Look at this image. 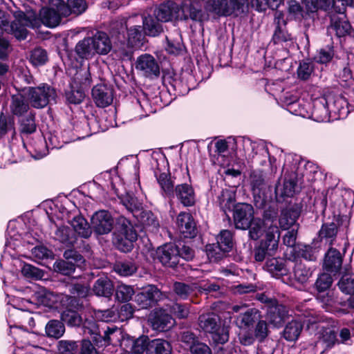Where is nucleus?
I'll return each mask as SVG.
<instances>
[{"instance_id":"nucleus-23","label":"nucleus","mask_w":354,"mask_h":354,"mask_svg":"<svg viewBox=\"0 0 354 354\" xmlns=\"http://www.w3.org/2000/svg\"><path fill=\"white\" fill-rule=\"evenodd\" d=\"M317 299L322 303V307L326 311L330 313L342 312L340 306H344L346 305V303L348 306L353 307L351 298L348 299L346 302L339 301L337 298L335 297V292L333 290L317 293ZM342 312L346 313V311L344 310H342Z\"/></svg>"},{"instance_id":"nucleus-18","label":"nucleus","mask_w":354,"mask_h":354,"mask_svg":"<svg viewBox=\"0 0 354 354\" xmlns=\"http://www.w3.org/2000/svg\"><path fill=\"white\" fill-rule=\"evenodd\" d=\"M310 118L318 122L333 121L327 95L314 100L313 109L310 111Z\"/></svg>"},{"instance_id":"nucleus-44","label":"nucleus","mask_w":354,"mask_h":354,"mask_svg":"<svg viewBox=\"0 0 354 354\" xmlns=\"http://www.w3.org/2000/svg\"><path fill=\"white\" fill-rule=\"evenodd\" d=\"M217 202L225 213L228 210L230 211L232 207H234L235 192L230 189H223L218 196Z\"/></svg>"},{"instance_id":"nucleus-26","label":"nucleus","mask_w":354,"mask_h":354,"mask_svg":"<svg viewBox=\"0 0 354 354\" xmlns=\"http://www.w3.org/2000/svg\"><path fill=\"white\" fill-rule=\"evenodd\" d=\"M176 223L180 233L185 238H192L196 236V225L190 214L186 212L180 213L177 217Z\"/></svg>"},{"instance_id":"nucleus-38","label":"nucleus","mask_w":354,"mask_h":354,"mask_svg":"<svg viewBox=\"0 0 354 354\" xmlns=\"http://www.w3.org/2000/svg\"><path fill=\"white\" fill-rule=\"evenodd\" d=\"M265 269L270 273L273 277L277 279L283 277L288 272L283 261L277 258L268 259L265 265Z\"/></svg>"},{"instance_id":"nucleus-58","label":"nucleus","mask_w":354,"mask_h":354,"mask_svg":"<svg viewBox=\"0 0 354 354\" xmlns=\"http://www.w3.org/2000/svg\"><path fill=\"white\" fill-rule=\"evenodd\" d=\"M136 45H131L129 41H121L118 46L115 49L116 55L121 59L130 60L132 58L133 47Z\"/></svg>"},{"instance_id":"nucleus-53","label":"nucleus","mask_w":354,"mask_h":354,"mask_svg":"<svg viewBox=\"0 0 354 354\" xmlns=\"http://www.w3.org/2000/svg\"><path fill=\"white\" fill-rule=\"evenodd\" d=\"M331 28L341 37L349 33L351 26L348 21L334 16L331 17Z\"/></svg>"},{"instance_id":"nucleus-20","label":"nucleus","mask_w":354,"mask_h":354,"mask_svg":"<svg viewBox=\"0 0 354 354\" xmlns=\"http://www.w3.org/2000/svg\"><path fill=\"white\" fill-rule=\"evenodd\" d=\"M163 298L162 292L155 286L149 285L136 296V301L141 308H148Z\"/></svg>"},{"instance_id":"nucleus-28","label":"nucleus","mask_w":354,"mask_h":354,"mask_svg":"<svg viewBox=\"0 0 354 354\" xmlns=\"http://www.w3.org/2000/svg\"><path fill=\"white\" fill-rule=\"evenodd\" d=\"M92 97L99 107H106L113 102L111 89L104 84H98L93 87Z\"/></svg>"},{"instance_id":"nucleus-12","label":"nucleus","mask_w":354,"mask_h":354,"mask_svg":"<svg viewBox=\"0 0 354 354\" xmlns=\"http://www.w3.org/2000/svg\"><path fill=\"white\" fill-rule=\"evenodd\" d=\"M38 25V20L30 19L24 13H19L10 24V32L18 40H24L28 35L27 28H35Z\"/></svg>"},{"instance_id":"nucleus-61","label":"nucleus","mask_w":354,"mask_h":354,"mask_svg":"<svg viewBox=\"0 0 354 354\" xmlns=\"http://www.w3.org/2000/svg\"><path fill=\"white\" fill-rule=\"evenodd\" d=\"M115 271L121 276L132 275L137 270L135 264L131 261H120L114 266Z\"/></svg>"},{"instance_id":"nucleus-43","label":"nucleus","mask_w":354,"mask_h":354,"mask_svg":"<svg viewBox=\"0 0 354 354\" xmlns=\"http://www.w3.org/2000/svg\"><path fill=\"white\" fill-rule=\"evenodd\" d=\"M171 351L170 344L165 339H149L148 342L147 354H170Z\"/></svg>"},{"instance_id":"nucleus-17","label":"nucleus","mask_w":354,"mask_h":354,"mask_svg":"<svg viewBox=\"0 0 354 354\" xmlns=\"http://www.w3.org/2000/svg\"><path fill=\"white\" fill-rule=\"evenodd\" d=\"M113 217L106 210L96 212L91 218L92 227L97 234H109L113 229Z\"/></svg>"},{"instance_id":"nucleus-46","label":"nucleus","mask_w":354,"mask_h":354,"mask_svg":"<svg viewBox=\"0 0 354 354\" xmlns=\"http://www.w3.org/2000/svg\"><path fill=\"white\" fill-rule=\"evenodd\" d=\"M37 129L35 114L30 112L19 121V132L21 136L33 133Z\"/></svg>"},{"instance_id":"nucleus-9","label":"nucleus","mask_w":354,"mask_h":354,"mask_svg":"<svg viewBox=\"0 0 354 354\" xmlns=\"http://www.w3.org/2000/svg\"><path fill=\"white\" fill-rule=\"evenodd\" d=\"M317 330V347H322L324 350L333 348L339 342L337 337V333L335 330L328 326L325 323L321 322V318L318 317L316 324H314V328L310 330Z\"/></svg>"},{"instance_id":"nucleus-33","label":"nucleus","mask_w":354,"mask_h":354,"mask_svg":"<svg viewBox=\"0 0 354 354\" xmlns=\"http://www.w3.org/2000/svg\"><path fill=\"white\" fill-rule=\"evenodd\" d=\"M93 45L96 54L106 55L111 48L112 44L108 35L102 31H97L91 37Z\"/></svg>"},{"instance_id":"nucleus-32","label":"nucleus","mask_w":354,"mask_h":354,"mask_svg":"<svg viewBox=\"0 0 354 354\" xmlns=\"http://www.w3.org/2000/svg\"><path fill=\"white\" fill-rule=\"evenodd\" d=\"M16 134L14 119L1 113L0 115V138L10 136V147L12 149L14 140L17 139Z\"/></svg>"},{"instance_id":"nucleus-56","label":"nucleus","mask_w":354,"mask_h":354,"mask_svg":"<svg viewBox=\"0 0 354 354\" xmlns=\"http://www.w3.org/2000/svg\"><path fill=\"white\" fill-rule=\"evenodd\" d=\"M55 239L66 245H71L75 242L73 232L66 226H61L57 229Z\"/></svg>"},{"instance_id":"nucleus-3","label":"nucleus","mask_w":354,"mask_h":354,"mask_svg":"<svg viewBox=\"0 0 354 354\" xmlns=\"http://www.w3.org/2000/svg\"><path fill=\"white\" fill-rule=\"evenodd\" d=\"M137 239V233L131 222L124 217H120L113 232V242L123 252L131 250L133 243Z\"/></svg>"},{"instance_id":"nucleus-36","label":"nucleus","mask_w":354,"mask_h":354,"mask_svg":"<svg viewBox=\"0 0 354 354\" xmlns=\"http://www.w3.org/2000/svg\"><path fill=\"white\" fill-rule=\"evenodd\" d=\"M118 169L132 176L136 180L139 174V160L134 156L122 158L118 164Z\"/></svg>"},{"instance_id":"nucleus-63","label":"nucleus","mask_w":354,"mask_h":354,"mask_svg":"<svg viewBox=\"0 0 354 354\" xmlns=\"http://www.w3.org/2000/svg\"><path fill=\"white\" fill-rule=\"evenodd\" d=\"M143 30L146 35L156 36L161 32L160 24L152 17H146L143 21Z\"/></svg>"},{"instance_id":"nucleus-42","label":"nucleus","mask_w":354,"mask_h":354,"mask_svg":"<svg viewBox=\"0 0 354 354\" xmlns=\"http://www.w3.org/2000/svg\"><path fill=\"white\" fill-rule=\"evenodd\" d=\"M113 286L106 277H100L94 283L93 291L97 296L108 297L112 295Z\"/></svg>"},{"instance_id":"nucleus-15","label":"nucleus","mask_w":354,"mask_h":354,"mask_svg":"<svg viewBox=\"0 0 354 354\" xmlns=\"http://www.w3.org/2000/svg\"><path fill=\"white\" fill-rule=\"evenodd\" d=\"M156 255L165 266L174 268L180 263V249L173 243H167L159 247Z\"/></svg>"},{"instance_id":"nucleus-55","label":"nucleus","mask_w":354,"mask_h":354,"mask_svg":"<svg viewBox=\"0 0 354 354\" xmlns=\"http://www.w3.org/2000/svg\"><path fill=\"white\" fill-rule=\"evenodd\" d=\"M87 8V4L84 0H67V9L65 11L60 10L62 15L66 16L70 13L80 15Z\"/></svg>"},{"instance_id":"nucleus-7","label":"nucleus","mask_w":354,"mask_h":354,"mask_svg":"<svg viewBox=\"0 0 354 354\" xmlns=\"http://www.w3.org/2000/svg\"><path fill=\"white\" fill-rule=\"evenodd\" d=\"M280 233L278 227H271L267 234V239H263L254 250V259L262 262L266 256H272L278 248Z\"/></svg>"},{"instance_id":"nucleus-37","label":"nucleus","mask_w":354,"mask_h":354,"mask_svg":"<svg viewBox=\"0 0 354 354\" xmlns=\"http://www.w3.org/2000/svg\"><path fill=\"white\" fill-rule=\"evenodd\" d=\"M248 10V0H226L225 16L239 17Z\"/></svg>"},{"instance_id":"nucleus-25","label":"nucleus","mask_w":354,"mask_h":354,"mask_svg":"<svg viewBox=\"0 0 354 354\" xmlns=\"http://www.w3.org/2000/svg\"><path fill=\"white\" fill-rule=\"evenodd\" d=\"M313 271L310 268H307L306 265L302 263H296L292 273L288 277L289 281L287 282L290 286L297 287L298 285H304L306 283L312 276ZM283 282H286V279L283 277Z\"/></svg>"},{"instance_id":"nucleus-10","label":"nucleus","mask_w":354,"mask_h":354,"mask_svg":"<svg viewBox=\"0 0 354 354\" xmlns=\"http://www.w3.org/2000/svg\"><path fill=\"white\" fill-rule=\"evenodd\" d=\"M232 246V233L230 230H224L217 236L216 244L207 245V254L209 259L216 260L221 258L223 254L228 252Z\"/></svg>"},{"instance_id":"nucleus-24","label":"nucleus","mask_w":354,"mask_h":354,"mask_svg":"<svg viewBox=\"0 0 354 354\" xmlns=\"http://www.w3.org/2000/svg\"><path fill=\"white\" fill-rule=\"evenodd\" d=\"M241 141L246 158L252 160L256 155L260 154L263 157H268L271 162L268 148L265 142H253L250 138H243Z\"/></svg>"},{"instance_id":"nucleus-4","label":"nucleus","mask_w":354,"mask_h":354,"mask_svg":"<svg viewBox=\"0 0 354 354\" xmlns=\"http://www.w3.org/2000/svg\"><path fill=\"white\" fill-rule=\"evenodd\" d=\"M30 104L35 109H43L52 102H55L56 91L47 84L37 86H28L21 89Z\"/></svg>"},{"instance_id":"nucleus-13","label":"nucleus","mask_w":354,"mask_h":354,"mask_svg":"<svg viewBox=\"0 0 354 354\" xmlns=\"http://www.w3.org/2000/svg\"><path fill=\"white\" fill-rule=\"evenodd\" d=\"M136 69L143 76L152 78L160 75V66L151 55L145 53L139 56L135 64Z\"/></svg>"},{"instance_id":"nucleus-30","label":"nucleus","mask_w":354,"mask_h":354,"mask_svg":"<svg viewBox=\"0 0 354 354\" xmlns=\"http://www.w3.org/2000/svg\"><path fill=\"white\" fill-rule=\"evenodd\" d=\"M288 316L286 306L281 304H275L269 306L267 312V319L269 323L274 327H280Z\"/></svg>"},{"instance_id":"nucleus-2","label":"nucleus","mask_w":354,"mask_h":354,"mask_svg":"<svg viewBox=\"0 0 354 354\" xmlns=\"http://www.w3.org/2000/svg\"><path fill=\"white\" fill-rule=\"evenodd\" d=\"M301 313L296 315L295 317L286 326L283 335L288 341H295L298 339L304 324L310 330L314 328V324L318 319V316L313 310H299Z\"/></svg>"},{"instance_id":"nucleus-64","label":"nucleus","mask_w":354,"mask_h":354,"mask_svg":"<svg viewBox=\"0 0 354 354\" xmlns=\"http://www.w3.org/2000/svg\"><path fill=\"white\" fill-rule=\"evenodd\" d=\"M78 348L77 342L73 340H60L57 348L59 354H76Z\"/></svg>"},{"instance_id":"nucleus-27","label":"nucleus","mask_w":354,"mask_h":354,"mask_svg":"<svg viewBox=\"0 0 354 354\" xmlns=\"http://www.w3.org/2000/svg\"><path fill=\"white\" fill-rule=\"evenodd\" d=\"M185 207L194 205L196 198L195 193L192 185L187 183H182L176 186L174 190V196Z\"/></svg>"},{"instance_id":"nucleus-14","label":"nucleus","mask_w":354,"mask_h":354,"mask_svg":"<svg viewBox=\"0 0 354 354\" xmlns=\"http://www.w3.org/2000/svg\"><path fill=\"white\" fill-rule=\"evenodd\" d=\"M250 183L256 206L261 207L266 201L267 185L263 175L259 171H252L250 176Z\"/></svg>"},{"instance_id":"nucleus-51","label":"nucleus","mask_w":354,"mask_h":354,"mask_svg":"<svg viewBox=\"0 0 354 354\" xmlns=\"http://www.w3.org/2000/svg\"><path fill=\"white\" fill-rule=\"evenodd\" d=\"M45 331L48 337L59 339L64 335L65 327L62 322L53 319L47 323Z\"/></svg>"},{"instance_id":"nucleus-49","label":"nucleus","mask_w":354,"mask_h":354,"mask_svg":"<svg viewBox=\"0 0 354 354\" xmlns=\"http://www.w3.org/2000/svg\"><path fill=\"white\" fill-rule=\"evenodd\" d=\"M174 291L181 299H186L189 295L195 294L198 286L196 283L186 284L181 282H176L174 284Z\"/></svg>"},{"instance_id":"nucleus-8","label":"nucleus","mask_w":354,"mask_h":354,"mask_svg":"<svg viewBox=\"0 0 354 354\" xmlns=\"http://www.w3.org/2000/svg\"><path fill=\"white\" fill-rule=\"evenodd\" d=\"M234 313H239L235 324L240 330L249 329L261 318V313L254 308H248L246 305H234L232 308Z\"/></svg>"},{"instance_id":"nucleus-39","label":"nucleus","mask_w":354,"mask_h":354,"mask_svg":"<svg viewBox=\"0 0 354 354\" xmlns=\"http://www.w3.org/2000/svg\"><path fill=\"white\" fill-rule=\"evenodd\" d=\"M75 52L80 57L83 59H88L93 57L96 52L93 45L91 37L80 41L75 46Z\"/></svg>"},{"instance_id":"nucleus-35","label":"nucleus","mask_w":354,"mask_h":354,"mask_svg":"<svg viewBox=\"0 0 354 354\" xmlns=\"http://www.w3.org/2000/svg\"><path fill=\"white\" fill-rule=\"evenodd\" d=\"M24 96V93L12 95L10 109L12 114L21 116L29 110V103L25 100Z\"/></svg>"},{"instance_id":"nucleus-41","label":"nucleus","mask_w":354,"mask_h":354,"mask_svg":"<svg viewBox=\"0 0 354 354\" xmlns=\"http://www.w3.org/2000/svg\"><path fill=\"white\" fill-rule=\"evenodd\" d=\"M299 216V212L297 209H285L281 211L279 218V223L283 230H288L293 226Z\"/></svg>"},{"instance_id":"nucleus-62","label":"nucleus","mask_w":354,"mask_h":354,"mask_svg":"<svg viewBox=\"0 0 354 354\" xmlns=\"http://www.w3.org/2000/svg\"><path fill=\"white\" fill-rule=\"evenodd\" d=\"M134 295V290L132 286L126 284H120L115 290L116 299L122 302L129 301Z\"/></svg>"},{"instance_id":"nucleus-31","label":"nucleus","mask_w":354,"mask_h":354,"mask_svg":"<svg viewBox=\"0 0 354 354\" xmlns=\"http://www.w3.org/2000/svg\"><path fill=\"white\" fill-rule=\"evenodd\" d=\"M342 264L341 253L336 249L330 248L325 255L323 266L324 270L331 273H337L340 270Z\"/></svg>"},{"instance_id":"nucleus-16","label":"nucleus","mask_w":354,"mask_h":354,"mask_svg":"<svg viewBox=\"0 0 354 354\" xmlns=\"http://www.w3.org/2000/svg\"><path fill=\"white\" fill-rule=\"evenodd\" d=\"M254 209L251 205L240 203L234 206L233 217L237 229L246 230L253 220Z\"/></svg>"},{"instance_id":"nucleus-22","label":"nucleus","mask_w":354,"mask_h":354,"mask_svg":"<svg viewBox=\"0 0 354 354\" xmlns=\"http://www.w3.org/2000/svg\"><path fill=\"white\" fill-rule=\"evenodd\" d=\"M21 245V234L18 232L17 223L10 221L6 234V243L4 254H9L11 257H15V252Z\"/></svg>"},{"instance_id":"nucleus-6","label":"nucleus","mask_w":354,"mask_h":354,"mask_svg":"<svg viewBox=\"0 0 354 354\" xmlns=\"http://www.w3.org/2000/svg\"><path fill=\"white\" fill-rule=\"evenodd\" d=\"M277 212L272 209H267L263 214V220L253 218L249 227V236L253 240L259 239L265 232V239H267L268 232L271 227H278Z\"/></svg>"},{"instance_id":"nucleus-60","label":"nucleus","mask_w":354,"mask_h":354,"mask_svg":"<svg viewBox=\"0 0 354 354\" xmlns=\"http://www.w3.org/2000/svg\"><path fill=\"white\" fill-rule=\"evenodd\" d=\"M148 342H149V338L145 335L132 340L131 353L132 354H145V353L147 354Z\"/></svg>"},{"instance_id":"nucleus-11","label":"nucleus","mask_w":354,"mask_h":354,"mask_svg":"<svg viewBox=\"0 0 354 354\" xmlns=\"http://www.w3.org/2000/svg\"><path fill=\"white\" fill-rule=\"evenodd\" d=\"M67 297L66 295L55 294L44 288H41L35 292L32 299L39 306L59 309L63 306L62 302Z\"/></svg>"},{"instance_id":"nucleus-50","label":"nucleus","mask_w":354,"mask_h":354,"mask_svg":"<svg viewBox=\"0 0 354 354\" xmlns=\"http://www.w3.org/2000/svg\"><path fill=\"white\" fill-rule=\"evenodd\" d=\"M155 176L157 181L166 196H174V183L171 181L170 176L167 173L158 174L155 171Z\"/></svg>"},{"instance_id":"nucleus-21","label":"nucleus","mask_w":354,"mask_h":354,"mask_svg":"<svg viewBox=\"0 0 354 354\" xmlns=\"http://www.w3.org/2000/svg\"><path fill=\"white\" fill-rule=\"evenodd\" d=\"M332 120H337L346 118L350 112L348 102L342 96L333 93L327 94Z\"/></svg>"},{"instance_id":"nucleus-45","label":"nucleus","mask_w":354,"mask_h":354,"mask_svg":"<svg viewBox=\"0 0 354 354\" xmlns=\"http://www.w3.org/2000/svg\"><path fill=\"white\" fill-rule=\"evenodd\" d=\"M293 250L298 257L311 261L316 260L319 252L318 248L313 244L306 245L301 243L297 244Z\"/></svg>"},{"instance_id":"nucleus-40","label":"nucleus","mask_w":354,"mask_h":354,"mask_svg":"<svg viewBox=\"0 0 354 354\" xmlns=\"http://www.w3.org/2000/svg\"><path fill=\"white\" fill-rule=\"evenodd\" d=\"M40 19L46 26L54 28L59 24L61 15L55 9L42 8L40 11Z\"/></svg>"},{"instance_id":"nucleus-48","label":"nucleus","mask_w":354,"mask_h":354,"mask_svg":"<svg viewBox=\"0 0 354 354\" xmlns=\"http://www.w3.org/2000/svg\"><path fill=\"white\" fill-rule=\"evenodd\" d=\"M337 226L335 223H324L319 231V238L326 243L331 244L337 234Z\"/></svg>"},{"instance_id":"nucleus-47","label":"nucleus","mask_w":354,"mask_h":354,"mask_svg":"<svg viewBox=\"0 0 354 354\" xmlns=\"http://www.w3.org/2000/svg\"><path fill=\"white\" fill-rule=\"evenodd\" d=\"M73 230L83 238H88L91 234V230L86 220L82 216H75L71 221Z\"/></svg>"},{"instance_id":"nucleus-59","label":"nucleus","mask_w":354,"mask_h":354,"mask_svg":"<svg viewBox=\"0 0 354 354\" xmlns=\"http://www.w3.org/2000/svg\"><path fill=\"white\" fill-rule=\"evenodd\" d=\"M338 286L339 289L346 294L354 293V273H345L340 279Z\"/></svg>"},{"instance_id":"nucleus-5","label":"nucleus","mask_w":354,"mask_h":354,"mask_svg":"<svg viewBox=\"0 0 354 354\" xmlns=\"http://www.w3.org/2000/svg\"><path fill=\"white\" fill-rule=\"evenodd\" d=\"M198 325L203 331L211 334L215 343L223 344L228 341V328L221 326L220 318L216 314L210 313L200 315Z\"/></svg>"},{"instance_id":"nucleus-29","label":"nucleus","mask_w":354,"mask_h":354,"mask_svg":"<svg viewBox=\"0 0 354 354\" xmlns=\"http://www.w3.org/2000/svg\"><path fill=\"white\" fill-rule=\"evenodd\" d=\"M150 321L153 329L158 331L167 330L174 324L173 318L165 310L156 311Z\"/></svg>"},{"instance_id":"nucleus-52","label":"nucleus","mask_w":354,"mask_h":354,"mask_svg":"<svg viewBox=\"0 0 354 354\" xmlns=\"http://www.w3.org/2000/svg\"><path fill=\"white\" fill-rule=\"evenodd\" d=\"M296 186L295 178H285L282 185L276 186L275 192L277 194H280L281 196L292 197L295 193Z\"/></svg>"},{"instance_id":"nucleus-54","label":"nucleus","mask_w":354,"mask_h":354,"mask_svg":"<svg viewBox=\"0 0 354 354\" xmlns=\"http://www.w3.org/2000/svg\"><path fill=\"white\" fill-rule=\"evenodd\" d=\"M174 35L175 37L166 36L167 43L165 49L170 54L178 55L183 50V44L180 33L176 31Z\"/></svg>"},{"instance_id":"nucleus-1","label":"nucleus","mask_w":354,"mask_h":354,"mask_svg":"<svg viewBox=\"0 0 354 354\" xmlns=\"http://www.w3.org/2000/svg\"><path fill=\"white\" fill-rule=\"evenodd\" d=\"M83 333L90 335L93 342L98 346L115 344L120 342L122 332L115 326L102 327L93 322H86L83 325Z\"/></svg>"},{"instance_id":"nucleus-19","label":"nucleus","mask_w":354,"mask_h":354,"mask_svg":"<svg viewBox=\"0 0 354 354\" xmlns=\"http://www.w3.org/2000/svg\"><path fill=\"white\" fill-rule=\"evenodd\" d=\"M64 256L67 260L57 261L53 267L55 271L64 275H70L75 270V263H82L83 258L74 250L65 251Z\"/></svg>"},{"instance_id":"nucleus-34","label":"nucleus","mask_w":354,"mask_h":354,"mask_svg":"<svg viewBox=\"0 0 354 354\" xmlns=\"http://www.w3.org/2000/svg\"><path fill=\"white\" fill-rule=\"evenodd\" d=\"M274 23L277 25L272 39L275 44L286 42L291 40V36L283 27H285L286 22L283 15L281 12H276L274 15Z\"/></svg>"},{"instance_id":"nucleus-57","label":"nucleus","mask_w":354,"mask_h":354,"mask_svg":"<svg viewBox=\"0 0 354 354\" xmlns=\"http://www.w3.org/2000/svg\"><path fill=\"white\" fill-rule=\"evenodd\" d=\"M74 82L76 84L80 86L82 90L88 88L91 84V77L89 68L80 69L74 77Z\"/></svg>"}]
</instances>
